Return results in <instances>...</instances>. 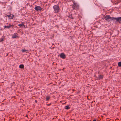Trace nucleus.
I'll use <instances>...</instances> for the list:
<instances>
[{
	"label": "nucleus",
	"mask_w": 121,
	"mask_h": 121,
	"mask_svg": "<svg viewBox=\"0 0 121 121\" xmlns=\"http://www.w3.org/2000/svg\"><path fill=\"white\" fill-rule=\"evenodd\" d=\"M53 8L56 13H57L59 11L60 8L57 5H55L53 6Z\"/></svg>",
	"instance_id": "nucleus-1"
},
{
	"label": "nucleus",
	"mask_w": 121,
	"mask_h": 121,
	"mask_svg": "<svg viewBox=\"0 0 121 121\" xmlns=\"http://www.w3.org/2000/svg\"><path fill=\"white\" fill-rule=\"evenodd\" d=\"M35 9L37 11H41L42 9V8L40 6H36Z\"/></svg>",
	"instance_id": "nucleus-2"
},
{
	"label": "nucleus",
	"mask_w": 121,
	"mask_h": 121,
	"mask_svg": "<svg viewBox=\"0 0 121 121\" xmlns=\"http://www.w3.org/2000/svg\"><path fill=\"white\" fill-rule=\"evenodd\" d=\"M59 56L61 58H62L63 59H65L66 58L65 55L64 53H61L59 55Z\"/></svg>",
	"instance_id": "nucleus-3"
},
{
	"label": "nucleus",
	"mask_w": 121,
	"mask_h": 121,
	"mask_svg": "<svg viewBox=\"0 0 121 121\" xmlns=\"http://www.w3.org/2000/svg\"><path fill=\"white\" fill-rule=\"evenodd\" d=\"M12 27L13 28L14 27V26L13 25H10L9 24V25L7 26H4V29L6 28H9L10 27Z\"/></svg>",
	"instance_id": "nucleus-4"
},
{
	"label": "nucleus",
	"mask_w": 121,
	"mask_h": 121,
	"mask_svg": "<svg viewBox=\"0 0 121 121\" xmlns=\"http://www.w3.org/2000/svg\"><path fill=\"white\" fill-rule=\"evenodd\" d=\"M112 19H115L118 22H120L121 21V17L117 18L112 17Z\"/></svg>",
	"instance_id": "nucleus-5"
},
{
	"label": "nucleus",
	"mask_w": 121,
	"mask_h": 121,
	"mask_svg": "<svg viewBox=\"0 0 121 121\" xmlns=\"http://www.w3.org/2000/svg\"><path fill=\"white\" fill-rule=\"evenodd\" d=\"M78 5L75 4L73 6V8L74 9L77 10L78 9Z\"/></svg>",
	"instance_id": "nucleus-6"
},
{
	"label": "nucleus",
	"mask_w": 121,
	"mask_h": 121,
	"mask_svg": "<svg viewBox=\"0 0 121 121\" xmlns=\"http://www.w3.org/2000/svg\"><path fill=\"white\" fill-rule=\"evenodd\" d=\"M18 35L17 34H14L12 35V37L13 38H15L18 37Z\"/></svg>",
	"instance_id": "nucleus-7"
},
{
	"label": "nucleus",
	"mask_w": 121,
	"mask_h": 121,
	"mask_svg": "<svg viewBox=\"0 0 121 121\" xmlns=\"http://www.w3.org/2000/svg\"><path fill=\"white\" fill-rule=\"evenodd\" d=\"M112 19V17H111L109 15L106 16L105 17V19L106 20H107L108 19Z\"/></svg>",
	"instance_id": "nucleus-8"
},
{
	"label": "nucleus",
	"mask_w": 121,
	"mask_h": 121,
	"mask_svg": "<svg viewBox=\"0 0 121 121\" xmlns=\"http://www.w3.org/2000/svg\"><path fill=\"white\" fill-rule=\"evenodd\" d=\"M7 16L9 17V19H12L13 18L14 16L13 14H10V15H7Z\"/></svg>",
	"instance_id": "nucleus-9"
},
{
	"label": "nucleus",
	"mask_w": 121,
	"mask_h": 121,
	"mask_svg": "<svg viewBox=\"0 0 121 121\" xmlns=\"http://www.w3.org/2000/svg\"><path fill=\"white\" fill-rule=\"evenodd\" d=\"M18 26H19L20 27H21L22 26H24V27H25L24 23L23 22H22L21 24L18 25Z\"/></svg>",
	"instance_id": "nucleus-10"
},
{
	"label": "nucleus",
	"mask_w": 121,
	"mask_h": 121,
	"mask_svg": "<svg viewBox=\"0 0 121 121\" xmlns=\"http://www.w3.org/2000/svg\"><path fill=\"white\" fill-rule=\"evenodd\" d=\"M5 38L4 37H2L0 39V41L1 42H2L5 39Z\"/></svg>",
	"instance_id": "nucleus-11"
},
{
	"label": "nucleus",
	"mask_w": 121,
	"mask_h": 121,
	"mask_svg": "<svg viewBox=\"0 0 121 121\" xmlns=\"http://www.w3.org/2000/svg\"><path fill=\"white\" fill-rule=\"evenodd\" d=\"M50 97L49 96H46V101H48L50 99Z\"/></svg>",
	"instance_id": "nucleus-12"
},
{
	"label": "nucleus",
	"mask_w": 121,
	"mask_h": 121,
	"mask_svg": "<svg viewBox=\"0 0 121 121\" xmlns=\"http://www.w3.org/2000/svg\"><path fill=\"white\" fill-rule=\"evenodd\" d=\"M19 67L21 69H23L24 68V65L23 64H21L19 65Z\"/></svg>",
	"instance_id": "nucleus-13"
},
{
	"label": "nucleus",
	"mask_w": 121,
	"mask_h": 121,
	"mask_svg": "<svg viewBox=\"0 0 121 121\" xmlns=\"http://www.w3.org/2000/svg\"><path fill=\"white\" fill-rule=\"evenodd\" d=\"M103 77V75H99V76L98 78L99 79H102Z\"/></svg>",
	"instance_id": "nucleus-14"
},
{
	"label": "nucleus",
	"mask_w": 121,
	"mask_h": 121,
	"mask_svg": "<svg viewBox=\"0 0 121 121\" xmlns=\"http://www.w3.org/2000/svg\"><path fill=\"white\" fill-rule=\"evenodd\" d=\"M65 108L66 109H68L70 108V107L68 106H66Z\"/></svg>",
	"instance_id": "nucleus-15"
},
{
	"label": "nucleus",
	"mask_w": 121,
	"mask_h": 121,
	"mask_svg": "<svg viewBox=\"0 0 121 121\" xmlns=\"http://www.w3.org/2000/svg\"><path fill=\"white\" fill-rule=\"evenodd\" d=\"M118 65L119 67H121V62H120L118 63Z\"/></svg>",
	"instance_id": "nucleus-16"
},
{
	"label": "nucleus",
	"mask_w": 121,
	"mask_h": 121,
	"mask_svg": "<svg viewBox=\"0 0 121 121\" xmlns=\"http://www.w3.org/2000/svg\"><path fill=\"white\" fill-rule=\"evenodd\" d=\"M22 51L23 52H28V51L27 50H26L25 49H23L22 50Z\"/></svg>",
	"instance_id": "nucleus-17"
},
{
	"label": "nucleus",
	"mask_w": 121,
	"mask_h": 121,
	"mask_svg": "<svg viewBox=\"0 0 121 121\" xmlns=\"http://www.w3.org/2000/svg\"><path fill=\"white\" fill-rule=\"evenodd\" d=\"M93 121H96V120H94Z\"/></svg>",
	"instance_id": "nucleus-18"
},
{
	"label": "nucleus",
	"mask_w": 121,
	"mask_h": 121,
	"mask_svg": "<svg viewBox=\"0 0 121 121\" xmlns=\"http://www.w3.org/2000/svg\"><path fill=\"white\" fill-rule=\"evenodd\" d=\"M35 102H37V101L36 100H35Z\"/></svg>",
	"instance_id": "nucleus-19"
},
{
	"label": "nucleus",
	"mask_w": 121,
	"mask_h": 121,
	"mask_svg": "<svg viewBox=\"0 0 121 121\" xmlns=\"http://www.w3.org/2000/svg\"><path fill=\"white\" fill-rule=\"evenodd\" d=\"M119 2H117V4H118V3H119Z\"/></svg>",
	"instance_id": "nucleus-20"
},
{
	"label": "nucleus",
	"mask_w": 121,
	"mask_h": 121,
	"mask_svg": "<svg viewBox=\"0 0 121 121\" xmlns=\"http://www.w3.org/2000/svg\"><path fill=\"white\" fill-rule=\"evenodd\" d=\"M73 18V17H71V18L72 19V18Z\"/></svg>",
	"instance_id": "nucleus-21"
}]
</instances>
